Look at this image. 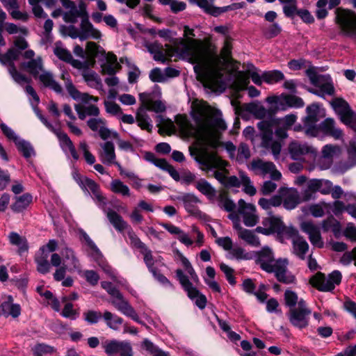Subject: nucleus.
<instances>
[{"mask_svg":"<svg viewBox=\"0 0 356 356\" xmlns=\"http://www.w3.org/2000/svg\"><path fill=\"white\" fill-rule=\"evenodd\" d=\"M192 117L195 127L186 117H176L175 122L181 135L186 138L193 137L204 146L216 147L220 131L227 129L225 121L213 117L210 106L205 102L198 100L192 103Z\"/></svg>","mask_w":356,"mask_h":356,"instance_id":"obj_1","label":"nucleus"},{"mask_svg":"<svg viewBox=\"0 0 356 356\" xmlns=\"http://www.w3.org/2000/svg\"><path fill=\"white\" fill-rule=\"evenodd\" d=\"M190 154L195 160L201 165V168L207 172H213V176L225 187L243 186V191L253 196L257 190L253 186L250 178L243 172H239L238 177H228L229 172L226 169L227 163L221 159L214 152H209L207 147L189 148Z\"/></svg>","mask_w":356,"mask_h":356,"instance_id":"obj_2","label":"nucleus"},{"mask_svg":"<svg viewBox=\"0 0 356 356\" xmlns=\"http://www.w3.org/2000/svg\"><path fill=\"white\" fill-rule=\"evenodd\" d=\"M232 44L228 40L224 43L220 51V56H212L207 49V63L202 70L194 71L197 79L200 81L204 88L211 91L216 92L222 88V78L223 76V63L232 59Z\"/></svg>","mask_w":356,"mask_h":356,"instance_id":"obj_3","label":"nucleus"},{"mask_svg":"<svg viewBox=\"0 0 356 356\" xmlns=\"http://www.w3.org/2000/svg\"><path fill=\"white\" fill-rule=\"evenodd\" d=\"M194 30L188 26H184V38L177 39L175 45L176 56L195 64L194 71H200L204 68L208 61L207 49L202 40L195 39Z\"/></svg>","mask_w":356,"mask_h":356,"instance_id":"obj_4","label":"nucleus"},{"mask_svg":"<svg viewBox=\"0 0 356 356\" xmlns=\"http://www.w3.org/2000/svg\"><path fill=\"white\" fill-rule=\"evenodd\" d=\"M139 99L141 102V106L136 113V122L142 129L151 132L152 129V121L149 115L146 113L145 110L159 113L164 111L165 106L161 101H154L149 93H140Z\"/></svg>","mask_w":356,"mask_h":356,"instance_id":"obj_5","label":"nucleus"},{"mask_svg":"<svg viewBox=\"0 0 356 356\" xmlns=\"http://www.w3.org/2000/svg\"><path fill=\"white\" fill-rule=\"evenodd\" d=\"M342 274L334 270L327 277L321 272H317L309 277V284L321 292H332L337 285L341 282Z\"/></svg>","mask_w":356,"mask_h":356,"instance_id":"obj_6","label":"nucleus"},{"mask_svg":"<svg viewBox=\"0 0 356 356\" xmlns=\"http://www.w3.org/2000/svg\"><path fill=\"white\" fill-rule=\"evenodd\" d=\"M334 20L341 33L356 42V13L348 9L338 8L335 10Z\"/></svg>","mask_w":356,"mask_h":356,"instance_id":"obj_7","label":"nucleus"},{"mask_svg":"<svg viewBox=\"0 0 356 356\" xmlns=\"http://www.w3.org/2000/svg\"><path fill=\"white\" fill-rule=\"evenodd\" d=\"M275 124V120H263L257 124L258 128L261 131V145L266 148L270 149L273 154L275 158H277L282 145L278 141L273 140V127Z\"/></svg>","mask_w":356,"mask_h":356,"instance_id":"obj_8","label":"nucleus"},{"mask_svg":"<svg viewBox=\"0 0 356 356\" xmlns=\"http://www.w3.org/2000/svg\"><path fill=\"white\" fill-rule=\"evenodd\" d=\"M266 102L270 104H274L273 110L275 111H286L289 108H301L305 105L302 99L293 95L270 96L266 98Z\"/></svg>","mask_w":356,"mask_h":356,"instance_id":"obj_9","label":"nucleus"},{"mask_svg":"<svg viewBox=\"0 0 356 356\" xmlns=\"http://www.w3.org/2000/svg\"><path fill=\"white\" fill-rule=\"evenodd\" d=\"M254 259L256 257V262L261 267H286L289 265V261L286 258L275 259L273 252L268 247H264L258 252H251Z\"/></svg>","mask_w":356,"mask_h":356,"instance_id":"obj_10","label":"nucleus"},{"mask_svg":"<svg viewBox=\"0 0 356 356\" xmlns=\"http://www.w3.org/2000/svg\"><path fill=\"white\" fill-rule=\"evenodd\" d=\"M216 243L225 250L228 252V257L236 260H250L253 255L248 253L244 250L238 246H234L232 240L228 237H216Z\"/></svg>","mask_w":356,"mask_h":356,"instance_id":"obj_11","label":"nucleus"},{"mask_svg":"<svg viewBox=\"0 0 356 356\" xmlns=\"http://www.w3.org/2000/svg\"><path fill=\"white\" fill-rule=\"evenodd\" d=\"M307 115L303 120L305 133L308 136H316L318 127L316 123L320 119V108L318 104H312L306 108Z\"/></svg>","mask_w":356,"mask_h":356,"instance_id":"obj_12","label":"nucleus"},{"mask_svg":"<svg viewBox=\"0 0 356 356\" xmlns=\"http://www.w3.org/2000/svg\"><path fill=\"white\" fill-rule=\"evenodd\" d=\"M148 51L153 55V58L156 61L165 63L170 60L171 58L176 56L175 45L166 44L165 47L158 42H149L146 44Z\"/></svg>","mask_w":356,"mask_h":356,"instance_id":"obj_13","label":"nucleus"},{"mask_svg":"<svg viewBox=\"0 0 356 356\" xmlns=\"http://www.w3.org/2000/svg\"><path fill=\"white\" fill-rule=\"evenodd\" d=\"M275 0H266L269 3L274 2ZM284 5L283 13L286 17H293L295 15H298L303 22L311 24L314 22V17L307 10H298L297 1L296 0H279Z\"/></svg>","mask_w":356,"mask_h":356,"instance_id":"obj_14","label":"nucleus"},{"mask_svg":"<svg viewBox=\"0 0 356 356\" xmlns=\"http://www.w3.org/2000/svg\"><path fill=\"white\" fill-rule=\"evenodd\" d=\"M237 213L241 216L244 225L247 227H254L259 222V216L256 207L245 202L243 199L238 202Z\"/></svg>","mask_w":356,"mask_h":356,"instance_id":"obj_15","label":"nucleus"},{"mask_svg":"<svg viewBox=\"0 0 356 356\" xmlns=\"http://www.w3.org/2000/svg\"><path fill=\"white\" fill-rule=\"evenodd\" d=\"M177 200L183 202L184 209L190 215L201 220L207 218V215L200 211L197 206L202 203V201L195 195L186 193L177 197Z\"/></svg>","mask_w":356,"mask_h":356,"instance_id":"obj_16","label":"nucleus"},{"mask_svg":"<svg viewBox=\"0 0 356 356\" xmlns=\"http://www.w3.org/2000/svg\"><path fill=\"white\" fill-rule=\"evenodd\" d=\"M22 56L24 58L30 60L22 63L21 67L26 70L33 77L37 78L44 70L42 58L40 56L34 58L35 52L31 49L25 51Z\"/></svg>","mask_w":356,"mask_h":356,"instance_id":"obj_17","label":"nucleus"},{"mask_svg":"<svg viewBox=\"0 0 356 356\" xmlns=\"http://www.w3.org/2000/svg\"><path fill=\"white\" fill-rule=\"evenodd\" d=\"M250 168L257 175L266 176L269 175L273 180L277 181L281 179V173L276 170L273 163L270 161H264L261 159L253 160L250 164Z\"/></svg>","mask_w":356,"mask_h":356,"instance_id":"obj_18","label":"nucleus"},{"mask_svg":"<svg viewBox=\"0 0 356 356\" xmlns=\"http://www.w3.org/2000/svg\"><path fill=\"white\" fill-rule=\"evenodd\" d=\"M88 127L92 131L98 132L99 136L103 140H106L111 136L114 138H118V134L116 132H112L106 127V121L104 118L96 117L90 118L87 120Z\"/></svg>","mask_w":356,"mask_h":356,"instance_id":"obj_19","label":"nucleus"},{"mask_svg":"<svg viewBox=\"0 0 356 356\" xmlns=\"http://www.w3.org/2000/svg\"><path fill=\"white\" fill-rule=\"evenodd\" d=\"M331 105L344 124L350 125L353 122V112L345 100L341 98H335L332 100Z\"/></svg>","mask_w":356,"mask_h":356,"instance_id":"obj_20","label":"nucleus"},{"mask_svg":"<svg viewBox=\"0 0 356 356\" xmlns=\"http://www.w3.org/2000/svg\"><path fill=\"white\" fill-rule=\"evenodd\" d=\"M83 65L81 68H77L81 71V75L87 84L92 88H98L102 86L101 79L97 74L90 69V66H93L95 60L81 61Z\"/></svg>","mask_w":356,"mask_h":356,"instance_id":"obj_21","label":"nucleus"},{"mask_svg":"<svg viewBox=\"0 0 356 356\" xmlns=\"http://www.w3.org/2000/svg\"><path fill=\"white\" fill-rule=\"evenodd\" d=\"M289 150L291 158L293 160L302 161L305 156L308 154L315 155L316 150L306 143L298 142H292L289 147Z\"/></svg>","mask_w":356,"mask_h":356,"instance_id":"obj_22","label":"nucleus"},{"mask_svg":"<svg viewBox=\"0 0 356 356\" xmlns=\"http://www.w3.org/2000/svg\"><path fill=\"white\" fill-rule=\"evenodd\" d=\"M58 243L56 240L51 239L42 246L35 254V261L39 267H47L49 265V253L56 250Z\"/></svg>","mask_w":356,"mask_h":356,"instance_id":"obj_23","label":"nucleus"},{"mask_svg":"<svg viewBox=\"0 0 356 356\" xmlns=\"http://www.w3.org/2000/svg\"><path fill=\"white\" fill-rule=\"evenodd\" d=\"M311 310H298L295 308L289 310V321L295 327L300 329L305 328L309 325V318Z\"/></svg>","mask_w":356,"mask_h":356,"instance_id":"obj_24","label":"nucleus"},{"mask_svg":"<svg viewBox=\"0 0 356 356\" xmlns=\"http://www.w3.org/2000/svg\"><path fill=\"white\" fill-rule=\"evenodd\" d=\"M99 146L98 156L100 161L107 165H111L113 163H115L116 155L114 144L112 142L107 141L100 143Z\"/></svg>","mask_w":356,"mask_h":356,"instance_id":"obj_25","label":"nucleus"},{"mask_svg":"<svg viewBox=\"0 0 356 356\" xmlns=\"http://www.w3.org/2000/svg\"><path fill=\"white\" fill-rule=\"evenodd\" d=\"M300 227L302 230L308 234L310 242L314 246L318 248H322L323 246V242L318 226L314 225L312 222L306 221L302 222Z\"/></svg>","mask_w":356,"mask_h":356,"instance_id":"obj_26","label":"nucleus"},{"mask_svg":"<svg viewBox=\"0 0 356 356\" xmlns=\"http://www.w3.org/2000/svg\"><path fill=\"white\" fill-rule=\"evenodd\" d=\"M279 193L282 196L283 206L286 209H293L300 202L299 193L296 189L281 188Z\"/></svg>","mask_w":356,"mask_h":356,"instance_id":"obj_27","label":"nucleus"},{"mask_svg":"<svg viewBox=\"0 0 356 356\" xmlns=\"http://www.w3.org/2000/svg\"><path fill=\"white\" fill-rule=\"evenodd\" d=\"M263 225L266 228L259 227L257 229L264 234L274 232L281 233L284 229L283 222L280 218L276 216H270L265 218L263 221Z\"/></svg>","mask_w":356,"mask_h":356,"instance_id":"obj_28","label":"nucleus"},{"mask_svg":"<svg viewBox=\"0 0 356 356\" xmlns=\"http://www.w3.org/2000/svg\"><path fill=\"white\" fill-rule=\"evenodd\" d=\"M13 298L9 295L6 298V300L0 304V317L3 316L8 317L9 316L15 318L21 314V307L19 304H13Z\"/></svg>","mask_w":356,"mask_h":356,"instance_id":"obj_29","label":"nucleus"},{"mask_svg":"<svg viewBox=\"0 0 356 356\" xmlns=\"http://www.w3.org/2000/svg\"><path fill=\"white\" fill-rule=\"evenodd\" d=\"M80 30L81 40H85L88 38L99 40L102 37V33L100 31L95 28L94 26L89 22L88 16H85V18L81 20L80 24Z\"/></svg>","mask_w":356,"mask_h":356,"instance_id":"obj_30","label":"nucleus"},{"mask_svg":"<svg viewBox=\"0 0 356 356\" xmlns=\"http://www.w3.org/2000/svg\"><path fill=\"white\" fill-rule=\"evenodd\" d=\"M54 53L58 58L70 63L74 68H81L83 65L81 60L73 58L70 52L63 47L61 42L55 43Z\"/></svg>","mask_w":356,"mask_h":356,"instance_id":"obj_31","label":"nucleus"},{"mask_svg":"<svg viewBox=\"0 0 356 356\" xmlns=\"http://www.w3.org/2000/svg\"><path fill=\"white\" fill-rule=\"evenodd\" d=\"M54 134L57 136L59 140L60 146L62 148V149L65 152L69 151L72 158L74 160L77 161L79 158V154L76 152V150L72 141L67 136V134L60 129H58Z\"/></svg>","mask_w":356,"mask_h":356,"instance_id":"obj_32","label":"nucleus"},{"mask_svg":"<svg viewBox=\"0 0 356 356\" xmlns=\"http://www.w3.org/2000/svg\"><path fill=\"white\" fill-rule=\"evenodd\" d=\"M83 191L89 193L90 191L93 195V199L100 207L106 204V197L102 194L99 186L90 179H85L83 185L81 186Z\"/></svg>","mask_w":356,"mask_h":356,"instance_id":"obj_33","label":"nucleus"},{"mask_svg":"<svg viewBox=\"0 0 356 356\" xmlns=\"http://www.w3.org/2000/svg\"><path fill=\"white\" fill-rule=\"evenodd\" d=\"M85 16H88V13L83 4H80L79 7L75 5L63 13V20L67 23L72 24L76 23L78 18H81L83 20Z\"/></svg>","mask_w":356,"mask_h":356,"instance_id":"obj_34","label":"nucleus"},{"mask_svg":"<svg viewBox=\"0 0 356 356\" xmlns=\"http://www.w3.org/2000/svg\"><path fill=\"white\" fill-rule=\"evenodd\" d=\"M318 127V131H322L325 134L333 137L334 139H341L343 136L342 131L336 127V123L332 118H326Z\"/></svg>","mask_w":356,"mask_h":356,"instance_id":"obj_35","label":"nucleus"},{"mask_svg":"<svg viewBox=\"0 0 356 356\" xmlns=\"http://www.w3.org/2000/svg\"><path fill=\"white\" fill-rule=\"evenodd\" d=\"M82 236L88 247L90 254L95 260L97 261V265L99 266V267H104L106 266V260L104 259L103 255L100 252L99 250L92 241V239L89 237V236L86 233H83Z\"/></svg>","mask_w":356,"mask_h":356,"instance_id":"obj_36","label":"nucleus"},{"mask_svg":"<svg viewBox=\"0 0 356 356\" xmlns=\"http://www.w3.org/2000/svg\"><path fill=\"white\" fill-rule=\"evenodd\" d=\"M195 186L197 191L204 195L211 202H214L217 196L215 188L204 179L195 181Z\"/></svg>","mask_w":356,"mask_h":356,"instance_id":"obj_37","label":"nucleus"},{"mask_svg":"<svg viewBox=\"0 0 356 356\" xmlns=\"http://www.w3.org/2000/svg\"><path fill=\"white\" fill-rule=\"evenodd\" d=\"M40 81L47 88H49L56 93H61L63 91L60 85L55 80L53 74L49 72L44 70L38 76Z\"/></svg>","mask_w":356,"mask_h":356,"instance_id":"obj_38","label":"nucleus"},{"mask_svg":"<svg viewBox=\"0 0 356 356\" xmlns=\"http://www.w3.org/2000/svg\"><path fill=\"white\" fill-rule=\"evenodd\" d=\"M269 273H274L276 279L284 284H291L296 280L295 276L288 271V268H262Z\"/></svg>","mask_w":356,"mask_h":356,"instance_id":"obj_39","label":"nucleus"},{"mask_svg":"<svg viewBox=\"0 0 356 356\" xmlns=\"http://www.w3.org/2000/svg\"><path fill=\"white\" fill-rule=\"evenodd\" d=\"M32 195L25 193L15 197V202L10 206L11 209L15 213H20L25 210L32 202Z\"/></svg>","mask_w":356,"mask_h":356,"instance_id":"obj_40","label":"nucleus"},{"mask_svg":"<svg viewBox=\"0 0 356 356\" xmlns=\"http://www.w3.org/2000/svg\"><path fill=\"white\" fill-rule=\"evenodd\" d=\"M107 218L109 222L113 225L116 230L118 232H123L127 229L129 226L126 221H124L121 216L117 212L109 209L106 212Z\"/></svg>","mask_w":356,"mask_h":356,"instance_id":"obj_41","label":"nucleus"},{"mask_svg":"<svg viewBox=\"0 0 356 356\" xmlns=\"http://www.w3.org/2000/svg\"><path fill=\"white\" fill-rule=\"evenodd\" d=\"M339 151V148L337 145H326L322 149V157L321 161L325 160L326 164L321 165V169H327L330 167L332 163V158Z\"/></svg>","mask_w":356,"mask_h":356,"instance_id":"obj_42","label":"nucleus"},{"mask_svg":"<svg viewBox=\"0 0 356 356\" xmlns=\"http://www.w3.org/2000/svg\"><path fill=\"white\" fill-rule=\"evenodd\" d=\"M250 76L248 72L238 71L235 75L234 81L232 83V88L236 91H241L245 89L250 83Z\"/></svg>","mask_w":356,"mask_h":356,"instance_id":"obj_43","label":"nucleus"},{"mask_svg":"<svg viewBox=\"0 0 356 356\" xmlns=\"http://www.w3.org/2000/svg\"><path fill=\"white\" fill-rule=\"evenodd\" d=\"M331 204L325 202H319L309 207V213L315 218H321L326 213H329Z\"/></svg>","mask_w":356,"mask_h":356,"instance_id":"obj_44","label":"nucleus"},{"mask_svg":"<svg viewBox=\"0 0 356 356\" xmlns=\"http://www.w3.org/2000/svg\"><path fill=\"white\" fill-rule=\"evenodd\" d=\"M215 202H217L219 207L229 212L233 211L236 208L235 204L229 199L227 193L225 191H220L217 195Z\"/></svg>","mask_w":356,"mask_h":356,"instance_id":"obj_45","label":"nucleus"},{"mask_svg":"<svg viewBox=\"0 0 356 356\" xmlns=\"http://www.w3.org/2000/svg\"><path fill=\"white\" fill-rule=\"evenodd\" d=\"M318 179H312L307 182L306 188L302 193V200L309 201L316 198V193L318 192Z\"/></svg>","mask_w":356,"mask_h":356,"instance_id":"obj_46","label":"nucleus"},{"mask_svg":"<svg viewBox=\"0 0 356 356\" xmlns=\"http://www.w3.org/2000/svg\"><path fill=\"white\" fill-rule=\"evenodd\" d=\"M235 227L238 230V235L239 238L252 245L258 246L259 245V238L252 231L243 229L238 224L235 225Z\"/></svg>","mask_w":356,"mask_h":356,"instance_id":"obj_47","label":"nucleus"},{"mask_svg":"<svg viewBox=\"0 0 356 356\" xmlns=\"http://www.w3.org/2000/svg\"><path fill=\"white\" fill-rule=\"evenodd\" d=\"M103 318L106 325L114 330H117L119 328V325H122L124 322L122 318L118 316L116 314L111 313L109 311H105L103 314Z\"/></svg>","mask_w":356,"mask_h":356,"instance_id":"obj_48","label":"nucleus"},{"mask_svg":"<svg viewBox=\"0 0 356 356\" xmlns=\"http://www.w3.org/2000/svg\"><path fill=\"white\" fill-rule=\"evenodd\" d=\"M10 243L18 248V252L20 254L28 250V244L26 239L22 237L16 232H11L8 235Z\"/></svg>","mask_w":356,"mask_h":356,"instance_id":"obj_49","label":"nucleus"},{"mask_svg":"<svg viewBox=\"0 0 356 356\" xmlns=\"http://www.w3.org/2000/svg\"><path fill=\"white\" fill-rule=\"evenodd\" d=\"M60 254L63 259L62 267H70L72 266L75 267L76 266L77 259L75 257L74 251L72 249L69 248H65L61 250Z\"/></svg>","mask_w":356,"mask_h":356,"instance_id":"obj_50","label":"nucleus"},{"mask_svg":"<svg viewBox=\"0 0 356 356\" xmlns=\"http://www.w3.org/2000/svg\"><path fill=\"white\" fill-rule=\"evenodd\" d=\"M262 77L264 81L268 84H275L284 79V74L280 70L264 72Z\"/></svg>","mask_w":356,"mask_h":356,"instance_id":"obj_51","label":"nucleus"},{"mask_svg":"<svg viewBox=\"0 0 356 356\" xmlns=\"http://www.w3.org/2000/svg\"><path fill=\"white\" fill-rule=\"evenodd\" d=\"M293 244L295 253L302 259L308 251V243L302 237L296 236L293 239Z\"/></svg>","mask_w":356,"mask_h":356,"instance_id":"obj_52","label":"nucleus"},{"mask_svg":"<svg viewBox=\"0 0 356 356\" xmlns=\"http://www.w3.org/2000/svg\"><path fill=\"white\" fill-rule=\"evenodd\" d=\"M61 79L64 81L65 87L67 90L68 93L70 94V95L74 99H79L81 97V93L73 84L69 74L63 72L61 74Z\"/></svg>","mask_w":356,"mask_h":356,"instance_id":"obj_53","label":"nucleus"},{"mask_svg":"<svg viewBox=\"0 0 356 356\" xmlns=\"http://www.w3.org/2000/svg\"><path fill=\"white\" fill-rule=\"evenodd\" d=\"M20 54L21 52L15 48L10 49L6 54L0 56V61L8 65V68L10 65H15L14 61L19 58Z\"/></svg>","mask_w":356,"mask_h":356,"instance_id":"obj_54","label":"nucleus"},{"mask_svg":"<svg viewBox=\"0 0 356 356\" xmlns=\"http://www.w3.org/2000/svg\"><path fill=\"white\" fill-rule=\"evenodd\" d=\"M102 345L105 353L108 356H111L118 353L120 348H121L122 341L115 339L106 340Z\"/></svg>","mask_w":356,"mask_h":356,"instance_id":"obj_55","label":"nucleus"},{"mask_svg":"<svg viewBox=\"0 0 356 356\" xmlns=\"http://www.w3.org/2000/svg\"><path fill=\"white\" fill-rule=\"evenodd\" d=\"M111 190L122 196H130V189L120 179H113L111 182Z\"/></svg>","mask_w":356,"mask_h":356,"instance_id":"obj_56","label":"nucleus"},{"mask_svg":"<svg viewBox=\"0 0 356 356\" xmlns=\"http://www.w3.org/2000/svg\"><path fill=\"white\" fill-rule=\"evenodd\" d=\"M8 72L12 76L13 79L18 84L23 85L24 83H30L31 79L26 75L18 72L15 65H10L8 68Z\"/></svg>","mask_w":356,"mask_h":356,"instance_id":"obj_57","label":"nucleus"},{"mask_svg":"<svg viewBox=\"0 0 356 356\" xmlns=\"http://www.w3.org/2000/svg\"><path fill=\"white\" fill-rule=\"evenodd\" d=\"M315 86L320 88V92H322L323 95H332L334 92V88L330 76L325 75L321 84H316Z\"/></svg>","mask_w":356,"mask_h":356,"instance_id":"obj_58","label":"nucleus"},{"mask_svg":"<svg viewBox=\"0 0 356 356\" xmlns=\"http://www.w3.org/2000/svg\"><path fill=\"white\" fill-rule=\"evenodd\" d=\"M56 352L54 346L44 343H37L33 348V356H44V355L52 354Z\"/></svg>","mask_w":356,"mask_h":356,"instance_id":"obj_59","label":"nucleus"},{"mask_svg":"<svg viewBox=\"0 0 356 356\" xmlns=\"http://www.w3.org/2000/svg\"><path fill=\"white\" fill-rule=\"evenodd\" d=\"M15 145L19 151H20L26 158H29L34 154L33 149L31 144L24 140L19 138L16 141Z\"/></svg>","mask_w":356,"mask_h":356,"instance_id":"obj_60","label":"nucleus"},{"mask_svg":"<svg viewBox=\"0 0 356 356\" xmlns=\"http://www.w3.org/2000/svg\"><path fill=\"white\" fill-rule=\"evenodd\" d=\"M101 318H103V314L99 311L88 310L83 313L84 320L90 325L97 323Z\"/></svg>","mask_w":356,"mask_h":356,"instance_id":"obj_61","label":"nucleus"},{"mask_svg":"<svg viewBox=\"0 0 356 356\" xmlns=\"http://www.w3.org/2000/svg\"><path fill=\"white\" fill-rule=\"evenodd\" d=\"M285 305L290 309L295 308L298 302L297 293L291 290H286L284 294Z\"/></svg>","mask_w":356,"mask_h":356,"instance_id":"obj_62","label":"nucleus"},{"mask_svg":"<svg viewBox=\"0 0 356 356\" xmlns=\"http://www.w3.org/2000/svg\"><path fill=\"white\" fill-rule=\"evenodd\" d=\"M175 274L177 280L179 281L183 289L193 284L189 280V276L182 268H177L175 271Z\"/></svg>","mask_w":356,"mask_h":356,"instance_id":"obj_63","label":"nucleus"},{"mask_svg":"<svg viewBox=\"0 0 356 356\" xmlns=\"http://www.w3.org/2000/svg\"><path fill=\"white\" fill-rule=\"evenodd\" d=\"M60 314L65 318L75 320L79 316V313L77 310L73 309L72 303L67 302L65 305Z\"/></svg>","mask_w":356,"mask_h":356,"instance_id":"obj_64","label":"nucleus"}]
</instances>
